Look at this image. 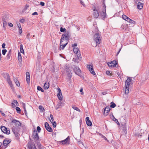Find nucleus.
I'll return each mask as SVG.
<instances>
[{
  "label": "nucleus",
  "instance_id": "44",
  "mask_svg": "<svg viewBox=\"0 0 149 149\" xmlns=\"http://www.w3.org/2000/svg\"><path fill=\"white\" fill-rule=\"evenodd\" d=\"M7 25V22L6 21H4L3 23V26L5 28Z\"/></svg>",
  "mask_w": 149,
  "mask_h": 149
},
{
  "label": "nucleus",
  "instance_id": "59",
  "mask_svg": "<svg viewBox=\"0 0 149 149\" xmlns=\"http://www.w3.org/2000/svg\"><path fill=\"white\" fill-rule=\"evenodd\" d=\"M80 92L81 93V95H83L84 94V93L83 92H82V91H83V89L82 88H81L80 90Z\"/></svg>",
  "mask_w": 149,
  "mask_h": 149
},
{
  "label": "nucleus",
  "instance_id": "1",
  "mask_svg": "<svg viewBox=\"0 0 149 149\" xmlns=\"http://www.w3.org/2000/svg\"><path fill=\"white\" fill-rule=\"evenodd\" d=\"M10 125H12L11 127L12 131L16 137L18 136V132L20 131V127L21 126V123L18 120L13 119L11 122Z\"/></svg>",
  "mask_w": 149,
  "mask_h": 149
},
{
  "label": "nucleus",
  "instance_id": "8",
  "mask_svg": "<svg viewBox=\"0 0 149 149\" xmlns=\"http://www.w3.org/2000/svg\"><path fill=\"white\" fill-rule=\"evenodd\" d=\"M33 138L35 142H37L38 141H40L39 136L36 131H35L33 134Z\"/></svg>",
  "mask_w": 149,
  "mask_h": 149
},
{
  "label": "nucleus",
  "instance_id": "57",
  "mask_svg": "<svg viewBox=\"0 0 149 149\" xmlns=\"http://www.w3.org/2000/svg\"><path fill=\"white\" fill-rule=\"evenodd\" d=\"M100 135L102 137L104 138L105 140H107V139L106 138L105 136H104L102 134H100Z\"/></svg>",
  "mask_w": 149,
  "mask_h": 149
},
{
  "label": "nucleus",
  "instance_id": "7",
  "mask_svg": "<svg viewBox=\"0 0 149 149\" xmlns=\"http://www.w3.org/2000/svg\"><path fill=\"white\" fill-rule=\"evenodd\" d=\"M1 129L2 131L4 133L8 134L10 133V131L9 129L7 128L4 126H1Z\"/></svg>",
  "mask_w": 149,
  "mask_h": 149
},
{
  "label": "nucleus",
  "instance_id": "31",
  "mask_svg": "<svg viewBox=\"0 0 149 149\" xmlns=\"http://www.w3.org/2000/svg\"><path fill=\"white\" fill-rule=\"evenodd\" d=\"M68 43V42H66L65 44L63 45H62L60 46V47L61 48V49H63L64 47L66 46V45H67ZM61 49H60L61 50Z\"/></svg>",
  "mask_w": 149,
  "mask_h": 149
},
{
  "label": "nucleus",
  "instance_id": "48",
  "mask_svg": "<svg viewBox=\"0 0 149 149\" xmlns=\"http://www.w3.org/2000/svg\"><path fill=\"white\" fill-rule=\"evenodd\" d=\"M80 2L84 6H85V5L84 3V1L82 0H80Z\"/></svg>",
  "mask_w": 149,
  "mask_h": 149
},
{
  "label": "nucleus",
  "instance_id": "41",
  "mask_svg": "<svg viewBox=\"0 0 149 149\" xmlns=\"http://www.w3.org/2000/svg\"><path fill=\"white\" fill-rule=\"evenodd\" d=\"M17 25L18 26L19 28V30H22V28L21 27V25L19 23L17 22Z\"/></svg>",
  "mask_w": 149,
  "mask_h": 149
},
{
  "label": "nucleus",
  "instance_id": "32",
  "mask_svg": "<svg viewBox=\"0 0 149 149\" xmlns=\"http://www.w3.org/2000/svg\"><path fill=\"white\" fill-rule=\"evenodd\" d=\"M112 118L113 120L115 121V122L117 123L118 124H119V123L118 122V120L117 119H116L114 116L113 115Z\"/></svg>",
  "mask_w": 149,
  "mask_h": 149
},
{
  "label": "nucleus",
  "instance_id": "9",
  "mask_svg": "<svg viewBox=\"0 0 149 149\" xmlns=\"http://www.w3.org/2000/svg\"><path fill=\"white\" fill-rule=\"evenodd\" d=\"M87 68L91 73L93 75L95 74L92 65H87Z\"/></svg>",
  "mask_w": 149,
  "mask_h": 149
},
{
  "label": "nucleus",
  "instance_id": "22",
  "mask_svg": "<svg viewBox=\"0 0 149 149\" xmlns=\"http://www.w3.org/2000/svg\"><path fill=\"white\" fill-rule=\"evenodd\" d=\"M10 142V141L9 140H8L7 139H5L3 141V145L4 146H6Z\"/></svg>",
  "mask_w": 149,
  "mask_h": 149
},
{
  "label": "nucleus",
  "instance_id": "11",
  "mask_svg": "<svg viewBox=\"0 0 149 149\" xmlns=\"http://www.w3.org/2000/svg\"><path fill=\"white\" fill-rule=\"evenodd\" d=\"M107 64L110 67L112 68L116 66L117 63L116 61H113L111 62H108Z\"/></svg>",
  "mask_w": 149,
  "mask_h": 149
},
{
  "label": "nucleus",
  "instance_id": "33",
  "mask_svg": "<svg viewBox=\"0 0 149 149\" xmlns=\"http://www.w3.org/2000/svg\"><path fill=\"white\" fill-rule=\"evenodd\" d=\"M127 21L129 23L133 24L135 23V22L134 21L132 20V19H130V18H129V19Z\"/></svg>",
  "mask_w": 149,
  "mask_h": 149
},
{
  "label": "nucleus",
  "instance_id": "25",
  "mask_svg": "<svg viewBox=\"0 0 149 149\" xmlns=\"http://www.w3.org/2000/svg\"><path fill=\"white\" fill-rule=\"evenodd\" d=\"M49 87V83L48 82L45 83L44 86V88L45 89H47Z\"/></svg>",
  "mask_w": 149,
  "mask_h": 149
},
{
  "label": "nucleus",
  "instance_id": "54",
  "mask_svg": "<svg viewBox=\"0 0 149 149\" xmlns=\"http://www.w3.org/2000/svg\"><path fill=\"white\" fill-rule=\"evenodd\" d=\"M5 45H6L4 43H3L2 45V48L3 49L5 48Z\"/></svg>",
  "mask_w": 149,
  "mask_h": 149
},
{
  "label": "nucleus",
  "instance_id": "27",
  "mask_svg": "<svg viewBox=\"0 0 149 149\" xmlns=\"http://www.w3.org/2000/svg\"><path fill=\"white\" fill-rule=\"evenodd\" d=\"M121 27L123 28V29L126 31H127L128 30L127 25H124L122 26Z\"/></svg>",
  "mask_w": 149,
  "mask_h": 149
},
{
  "label": "nucleus",
  "instance_id": "16",
  "mask_svg": "<svg viewBox=\"0 0 149 149\" xmlns=\"http://www.w3.org/2000/svg\"><path fill=\"white\" fill-rule=\"evenodd\" d=\"M93 16L95 18H97L99 16V14L97 10L95 9H93Z\"/></svg>",
  "mask_w": 149,
  "mask_h": 149
},
{
  "label": "nucleus",
  "instance_id": "36",
  "mask_svg": "<svg viewBox=\"0 0 149 149\" xmlns=\"http://www.w3.org/2000/svg\"><path fill=\"white\" fill-rule=\"evenodd\" d=\"M20 49L21 52L22 53L24 54V51L23 48V45L22 44L20 45Z\"/></svg>",
  "mask_w": 149,
  "mask_h": 149
},
{
  "label": "nucleus",
  "instance_id": "49",
  "mask_svg": "<svg viewBox=\"0 0 149 149\" xmlns=\"http://www.w3.org/2000/svg\"><path fill=\"white\" fill-rule=\"evenodd\" d=\"M53 126L54 127H56V123L55 121L53 122Z\"/></svg>",
  "mask_w": 149,
  "mask_h": 149
},
{
  "label": "nucleus",
  "instance_id": "13",
  "mask_svg": "<svg viewBox=\"0 0 149 149\" xmlns=\"http://www.w3.org/2000/svg\"><path fill=\"white\" fill-rule=\"evenodd\" d=\"M57 89L58 90V93L57 94L58 98L59 100H61L62 99L63 97L62 96V94L61 89L59 88L58 87Z\"/></svg>",
  "mask_w": 149,
  "mask_h": 149
},
{
  "label": "nucleus",
  "instance_id": "10",
  "mask_svg": "<svg viewBox=\"0 0 149 149\" xmlns=\"http://www.w3.org/2000/svg\"><path fill=\"white\" fill-rule=\"evenodd\" d=\"M70 137L69 136H68L65 139L60 142L61 143H62V144L64 145L67 143L68 145L70 144Z\"/></svg>",
  "mask_w": 149,
  "mask_h": 149
},
{
  "label": "nucleus",
  "instance_id": "63",
  "mask_svg": "<svg viewBox=\"0 0 149 149\" xmlns=\"http://www.w3.org/2000/svg\"><path fill=\"white\" fill-rule=\"evenodd\" d=\"M26 76H30L29 73L28 72H26Z\"/></svg>",
  "mask_w": 149,
  "mask_h": 149
},
{
  "label": "nucleus",
  "instance_id": "18",
  "mask_svg": "<svg viewBox=\"0 0 149 149\" xmlns=\"http://www.w3.org/2000/svg\"><path fill=\"white\" fill-rule=\"evenodd\" d=\"M86 124L88 126H90L91 125V122L89 120V118L88 117H87L86 118Z\"/></svg>",
  "mask_w": 149,
  "mask_h": 149
},
{
  "label": "nucleus",
  "instance_id": "2",
  "mask_svg": "<svg viewBox=\"0 0 149 149\" xmlns=\"http://www.w3.org/2000/svg\"><path fill=\"white\" fill-rule=\"evenodd\" d=\"M131 79L130 77H128L127 79L125 81V94L126 95L128 94L129 93V87L131 84Z\"/></svg>",
  "mask_w": 149,
  "mask_h": 149
},
{
  "label": "nucleus",
  "instance_id": "46",
  "mask_svg": "<svg viewBox=\"0 0 149 149\" xmlns=\"http://www.w3.org/2000/svg\"><path fill=\"white\" fill-rule=\"evenodd\" d=\"M127 129L125 127H123V131L124 132V134H126V133Z\"/></svg>",
  "mask_w": 149,
  "mask_h": 149
},
{
  "label": "nucleus",
  "instance_id": "15",
  "mask_svg": "<svg viewBox=\"0 0 149 149\" xmlns=\"http://www.w3.org/2000/svg\"><path fill=\"white\" fill-rule=\"evenodd\" d=\"M110 109L109 106L106 107L104 109V114L105 116H107L110 110Z\"/></svg>",
  "mask_w": 149,
  "mask_h": 149
},
{
  "label": "nucleus",
  "instance_id": "61",
  "mask_svg": "<svg viewBox=\"0 0 149 149\" xmlns=\"http://www.w3.org/2000/svg\"><path fill=\"white\" fill-rule=\"evenodd\" d=\"M22 106L24 108V109H25V104L24 103L22 104Z\"/></svg>",
  "mask_w": 149,
  "mask_h": 149
},
{
  "label": "nucleus",
  "instance_id": "26",
  "mask_svg": "<svg viewBox=\"0 0 149 149\" xmlns=\"http://www.w3.org/2000/svg\"><path fill=\"white\" fill-rule=\"evenodd\" d=\"M18 59L19 62L22 61V57L21 54L19 52H18Z\"/></svg>",
  "mask_w": 149,
  "mask_h": 149
},
{
  "label": "nucleus",
  "instance_id": "21",
  "mask_svg": "<svg viewBox=\"0 0 149 149\" xmlns=\"http://www.w3.org/2000/svg\"><path fill=\"white\" fill-rule=\"evenodd\" d=\"M143 3L139 2L138 3L137 8L139 9H141L143 7Z\"/></svg>",
  "mask_w": 149,
  "mask_h": 149
},
{
  "label": "nucleus",
  "instance_id": "35",
  "mask_svg": "<svg viewBox=\"0 0 149 149\" xmlns=\"http://www.w3.org/2000/svg\"><path fill=\"white\" fill-rule=\"evenodd\" d=\"M26 81L29 84L30 83V76H26Z\"/></svg>",
  "mask_w": 149,
  "mask_h": 149
},
{
  "label": "nucleus",
  "instance_id": "47",
  "mask_svg": "<svg viewBox=\"0 0 149 149\" xmlns=\"http://www.w3.org/2000/svg\"><path fill=\"white\" fill-rule=\"evenodd\" d=\"M2 54L3 55H5L7 52V50L6 49H3L2 51Z\"/></svg>",
  "mask_w": 149,
  "mask_h": 149
},
{
  "label": "nucleus",
  "instance_id": "62",
  "mask_svg": "<svg viewBox=\"0 0 149 149\" xmlns=\"http://www.w3.org/2000/svg\"><path fill=\"white\" fill-rule=\"evenodd\" d=\"M19 33L20 34H21L22 32V30H19Z\"/></svg>",
  "mask_w": 149,
  "mask_h": 149
},
{
  "label": "nucleus",
  "instance_id": "6",
  "mask_svg": "<svg viewBox=\"0 0 149 149\" xmlns=\"http://www.w3.org/2000/svg\"><path fill=\"white\" fill-rule=\"evenodd\" d=\"M73 49L74 52L77 54V56L78 59L79 60H80L81 59V57L78 48L77 47H74Z\"/></svg>",
  "mask_w": 149,
  "mask_h": 149
},
{
  "label": "nucleus",
  "instance_id": "40",
  "mask_svg": "<svg viewBox=\"0 0 149 149\" xmlns=\"http://www.w3.org/2000/svg\"><path fill=\"white\" fill-rule=\"evenodd\" d=\"M66 29L65 28H63L62 27L60 28V31L62 32L65 33L66 32Z\"/></svg>",
  "mask_w": 149,
  "mask_h": 149
},
{
  "label": "nucleus",
  "instance_id": "3",
  "mask_svg": "<svg viewBox=\"0 0 149 149\" xmlns=\"http://www.w3.org/2000/svg\"><path fill=\"white\" fill-rule=\"evenodd\" d=\"M70 37V35L68 33L63 34L62 37L61 39L60 43L61 44L62 42L65 41L66 42H68V41Z\"/></svg>",
  "mask_w": 149,
  "mask_h": 149
},
{
  "label": "nucleus",
  "instance_id": "37",
  "mask_svg": "<svg viewBox=\"0 0 149 149\" xmlns=\"http://www.w3.org/2000/svg\"><path fill=\"white\" fill-rule=\"evenodd\" d=\"M110 104H111L110 107L111 108H114L116 106V104L113 102H111V103Z\"/></svg>",
  "mask_w": 149,
  "mask_h": 149
},
{
  "label": "nucleus",
  "instance_id": "50",
  "mask_svg": "<svg viewBox=\"0 0 149 149\" xmlns=\"http://www.w3.org/2000/svg\"><path fill=\"white\" fill-rule=\"evenodd\" d=\"M30 34L29 33H28V34L26 35V38L28 39L29 41H30Z\"/></svg>",
  "mask_w": 149,
  "mask_h": 149
},
{
  "label": "nucleus",
  "instance_id": "45",
  "mask_svg": "<svg viewBox=\"0 0 149 149\" xmlns=\"http://www.w3.org/2000/svg\"><path fill=\"white\" fill-rule=\"evenodd\" d=\"M50 118L51 119L52 121L50 120V121L52 123L54 121V117L53 115L52 114L50 115Z\"/></svg>",
  "mask_w": 149,
  "mask_h": 149
},
{
  "label": "nucleus",
  "instance_id": "24",
  "mask_svg": "<svg viewBox=\"0 0 149 149\" xmlns=\"http://www.w3.org/2000/svg\"><path fill=\"white\" fill-rule=\"evenodd\" d=\"M11 54V50H10L8 52V54H7V56H6V58L7 60H9L10 57V56Z\"/></svg>",
  "mask_w": 149,
  "mask_h": 149
},
{
  "label": "nucleus",
  "instance_id": "60",
  "mask_svg": "<svg viewBox=\"0 0 149 149\" xmlns=\"http://www.w3.org/2000/svg\"><path fill=\"white\" fill-rule=\"evenodd\" d=\"M77 45V44L76 43H74V44H72V47H76Z\"/></svg>",
  "mask_w": 149,
  "mask_h": 149
},
{
  "label": "nucleus",
  "instance_id": "34",
  "mask_svg": "<svg viewBox=\"0 0 149 149\" xmlns=\"http://www.w3.org/2000/svg\"><path fill=\"white\" fill-rule=\"evenodd\" d=\"M72 108L74 109V110H76L77 111L79 112H80V110L77 107L75 106H72Z\"/></svg>",
  "mask_w": 149,
  "mask_h": 149
},
{
  "label": "nucleus",
  "instance_id": "23",
  "mask_svg": "<svg viewBox=\"0 0 149 149\" xmlns=\"http://www.w3.org/2000/svg\"><path fill=\"white\" fill-rule=\"evenodd\" d=\"M65 70L67 72V73L68 75H69V74H70V70L69 69L68 67V65H66L65 67Z\"/></svg>",
  "mask_w": 149,
  "mask_h": 149
},
{
  "label": "nucleus",
  "instance_id": "58",
  "mask_svg": "<svg viewBox=\"0 0 149 149\" xmlns=\"http://www.w3.org/2000/svg\"><path fill=\"white\" fill-rule=\"evenodd\" d=\"M106 73L107 75H109V74H110V72L109 71H107L106 72Z\"/></svg>",
  "mask_w": 149,
  "mask_h": 149
},
{
  "label": "nucleus",
  "instance_id": "64",
  "mask_svg": "<svg viewBox=\"0 0 149 149\" xmlns=\"http://www.w3.org/2000/svg\"><path fill=\"white\" fill-rule=\"evenodd\" d=\"M9 26H10V27H13V25L11 23H10L9 24Z\"/></svg>",
  "mask_w": 149,
  "mask_h": 149
},
{
  "label": "nucleus",
  "instance_id": "30",
  "mask_svg": "<svg viewBox=\"0 0 149 149\" xmlns=\"http://www.w3.org/2000/svg\"><path fill=\"white\" fill-rule=\"evenodd\" d=\"M2 75L6 79L9 76V75L8 73H3Z\"/></svg>",
  "mask_w": 149,
  "mask_h": 149
},
{
  "label": "nucleus",
  "instance_id": "38",
  "mask_svg": "<svg viewBox=\"0 0 149 149\" xmlns=\"http://www.w3.org/2000/svg\"><path fill=\"white\" fill-rule=\"evenodd\" d=\"M62 107V106L61 105V103H59L57 104V105L56 106V109H58Z\"/></svg>",
  "mask_w": 149,
  "mask_h": 149
},
{
  "label": "nucleus",
  "instance_id": "20",
  "mask_svg": "<svg viewBox=\"0 0 149 149\" xmlns=\"http://www.w3.org/2000/svg\"><path fill=\"white\" fill-rule=\"evenodd\" d=\"M18 104V103L16 100H14L13 102L11 104L13 108H14Z\"/></svg>",
  "mask_w": 149,
  "mask_h": 149
},
{
  "label": "nucleus",
  "instance_id": "43",
  "mask_svg": "<svg viewBox=\"0 0 149 149\" xmlns=\"http://www.w3.org/2000/svg\"><path fill=\"white\" fill-rule=\"evenodd\" d=\"M39 109L42 111H43V110H44V111L45 110L42 106L41 105H40L39 106Z\"/></svg>",
  "mask_w": 149,
  "mask_h": 149
},
{
  "label": "nucleus",
  "instance_id": "19",
  "mask_svg": "<svg viewBox=\"0 0 149 149\" xmlns=\"http://www.w3.org/2000/svg\"><path fill=\"white\" fill-rule=\"evenodd\" d=\"M6 80L8 83L9 84L10 86L12 88L13 86V84H12V82L11 81L10 79V76L7 78Z\"/></svg>",
  "mask_w": 149,
  "mask_h": 149
},
{
  "label": "nucleus",
  "instance_id": "29",
  "mask_svg": "<svg viewBox=\"0 0 149 149\" xmlns=\"http://www.w3.org/2000/svg\"><path fill=\"white\" fill-rule=\"evenodd\" d=\"M122 17L123 19L127 21L129 19V18L128 17L124 15H122Z\"/></svg>",
  "mask_w": 149,
  "mask_h": 149
},
{
  "label": "nucleus",
  "instance_id": "53",
  "mask_svg": "<svg viewBox=\"0 0 149 149\" xmlns=\"http://www.w3.org/2000/svg\"><path fill=\"white\" fill-rule=\"evenodd\" d=\"M24 21H25V20L24 19H21L19 21L21 23H24Z\"/></svg>",
  "mask_w": 149,
  "mask_h": 149
},
{
  "label": "nucleus",
  "instance_id": "4",
  "mask_svg": "<svg viewBox=\"0 0 149 149\" xmlns=\"http://www.w3.org/2000/svg\"><path fill=\"white\" fill-rule=\"evenodd\" d=\"M101 37L99 33L95 34L94 37V39L97 44H99L101 42Z\"/></svg>",
  "mask_w": 149,
  "mask_h": 149
},
{
  "label": "nucleus",
  "instance_id": "51",
  "mask_svg": "<svg viewBox=\"0 0 149 149\" xmlns=\"http://www.w3.org/2000/svg\"><path fill=\"white\" fill-rule=\"evenodd\" d=\"M37 130L38 132H40L41 130V128L39 126H38L37 127Z\"/></svg>",
  "mask_w": 149,
  "mask_h": 149
},
{
  "label": "nucleus",
  "instance_id": "55",
  "mask_svg": "<svg viewBox=\"0 0 149 149\" xmlns=\"http://www.w3.org/2000/svg\"><path fill=\"white\" fill-rule=\"evenodd\" d=\"M29 7V6L28 5H26L24 7V9H25V10H26Z\"/></svg>",
  "mask_w": 149,
  "mask_h": 149
},
{
  "label": "nucleus",
  "instance_id": "56",
  "mask_svg": "<svg viewBox=\"0 0 149 149\" xmlns=\"http://www.w3.org/2000/svg\"><path fill=\"white\" fill-rule=\"evenodd\" d=\"M40 5L42 6H44L45 5V3L42 2H41Z\"/></svg>",
  "mask_w": 149,
  "mask_h": 149
},
{
  "label": "nucleus",
  "instance_id": "28",
  "mask_svg": "<svg viewBox=\"0 0 149 149\" xmlns=\"http://www.w3.org/2000/svg\"><path fill=\"white\" fill-rule=\"evenodd\" d=\"M14 79L15 82L17 86H20V84L18 81L15 78Z\"/></svg>",
  "mask_w": 149,
  "mask_h": 149
},
{
  "label": "nucleus",
  "instance_id": "17",
  "mask_svg": "<svg viewBox=\"0 0 149 149\" xmlns=\"http://www.w3.org/2000/svg\"><path fill=\"white\" fill-rule=\"evenodd\" d=\"M28 147L30 149H37L35 145L29 142L28 143Z\"/></svg>",
  "mask_w": 149,
  "mask_h": 149
},
{
  "label": "nucleus",
  "instance_id": "12",
  "mask_svg": "<svg viewBox=\"0 0 149 149\" xmlns=\"http://www.w3.org/2000/svg\"><path fill=\"white\" fill-rule=\"evenodd\" d=\"M74 70L75 74L80 77L81 76L80 75L81 73V71L79 68L76 66L74 68Z\"/></svg>",
  "mask_w": 149,
  "mask_h": 149
},
{
  "label": "nucleus",
  "instance_id": "14",
  "mask_svg": "<svg viewBox=\"0 0 149 149\" xmlns=\"http://www.w3.org/2000/svg\"><path fill=\"white\" fill-rule=\"evenodd\" d=\"M45 127L46 129L49 132H52V129L49 126V124L47 122H46L45 124Z\"/></svg>",
  "mask_w": 149,
  "mask_h": 149
},
{
  "label": "nucleus",
  "instance_id": "5",
  "mask_svg": "<svg viewBox=\"0 0 149 149\" xmlns=\"http://www.w3.org/2000/svg\"><path fill=\"white\" fill-rule=\"evenodd\" d=\"M103 10L102 11V12L100 13V17H101L102 19H104L106 17V6L104 4V3L103 4Z\"/></svg>",
  "mask_w": 149,
  "mask_h": 149
},
{
  "label": "nucleus",
  "instance_id": "52",
  "mask_svg": "<svg viewBox=\"0 0 149 149\" xmlns=\"http://www.w3.org/2000/svg\"><path fill=\"white\" fill-rule=\"evenodd\" d=\"M38 15V13L37 12H35L33 13V14H32V15Z\"/></svg>",
  "mask_w": 149,
  "mask_h": 149
},
{
  "label": "nucleus",
  "instance_id": "39",
  "mask_svg": "<svg viewBox=\"0 0 149 149\" xmlns=\"http://www.w3.org/2000/svg\"><path fill=\"white\" fill-rule=\"evenodd\" d=\"M37 89L38 90L42 92H44L43 89L40 86H37Z\"/></svg>",
  "mask_w": 149,
  "mask_h": 149
},
{
  "label": "nucleus",
  "instance_id": "42",
  "mask_svg": "<svg viewBox=\"0 0 149 149\" xmlns=\"http://www.w3.org/2000/svg\"><path fill=\"white\" fill-rule=\"evenodd\" d=\"M16 109L17 111V112L18 113H19L21 111L20 109L18 107H16Z\"/></svg>",
  "mask_w": 149,
  "mask_h": 149
}]
</instances>
